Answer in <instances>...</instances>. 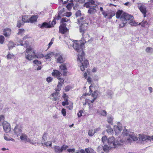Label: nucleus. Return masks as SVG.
<instances>
[{
    "mask_svg": "<svg viewBox=\"0 0 153 153\" xmlns=\"http://www.w3.org/2000/svg\"><path fill=\"white\" fill-rule=\"evenodd\" d=\"M73 5L74 4L73 3H68L66 7L68 9V10H70L71 9V7H72Z\"/></svg>",
    "mask_w": 153,
    "mask_h": 153,
    "instance_id": "nucleus-44",
    "label": "nucleus"
},
{
    "mask_svg": "<svg viewBox=\"0 0 153 153\" xmlns=\"http://www.w3.org/2000/svg\"><path fill=\"white\" fill-rule=\"evenodd\" d=\"M33 64H34V66L35 68L37 67V66L41 64V62L38 60H35L33 61Z\"/></svg>",
    "mask_w": 153,
    "mask_h": 153,
    "instance_id": "nucleus-25",
    "label": "nucleus"
},
{
    "mask_svg": "<svg viewBox=\"0 0 153 153\" xmlns=\"http://www.w3.org/2000/svg\"><path fill=\"white\" fill-rule=\"evenodd\" d=\"M57 79L59 80L58 82V84H59L62 85L64 81V79L60 77H57Z\"/></svg>",
    "mask_w": 153,
    "mask_h": 153,
    "instance_id": "nucleus-30",
    "label": "nucleus"
},
{
    "mask_svg": "<svg viewBox=\"0 0 153 153\" xmlns=\"http://www.w3.org/2000/svg\"><path fill=\"white\" fill-rule=\"evenodd\" d=\"M113 118L112 117H108L107 118V121L108 123L111 125L113 124Z\"/></svg>",
    "mask_w": 153,
    "mask_h": 153,
    "instance_id": "nucleus-33",
    "label": "nucleus"
},
{
    "mask_svg": "<svg viewBox=\"0 0 153 153\" xmlns=\"http://www.w3.org/2000/svg\"><path fill=\"white\" fill-rule=\"evenodd\" d=\"M61 22L62 23L59 27V31L62 34H64L65 32L67 31L68 29L66 27L67 23H70V21L66 18H63L61 19Z\"/></svg>",
    "mask_w": 153,
    "mask_h": 153,
    "instance_id": "nucleus-5",
    "label": "nucleus"
},
{
    "mask_svg": "<svg viewBox=\"0 0 153 153\" xmlns=\"http://www.w3.org/2000/svg\"><path fill=\"white\" fill-rule=\"evenodd\" d=\"M44 56V55L42 54H41L40 55H36L35 57H36L37 58H41L43 57Z\"/></svg>",
    "mask_w": 153,
    "mask_h": 153,
    "instance_id": "nucleus-61",
    "label": "nucleus"
},
{
    "mask_svg": "<svg viewBox=\"0 0 153 153\" xmlns=\"http://www.w3.org/2000/svg\"><path fill=\"white\" fill-rule=\"evenodd\" d=\"M25 32V30L24 29H21L19 30L18 34L19 35H22Z\"/></svg>",
    "mask_w": 153,
    "mask_h": 153,
    "instance_id": "nucleus-40",
    "label": "nucleus"
},
{
    "mask_svg": "<svg viewBox=\"0 0 153 153\" xmlns=\"http://www.w3.org/2000/svg\"><path fill=\"white\" fill-rule=\"evenodd\" d=\"M15 44H14L13 42H10L8 44V47L9 48V50H10V48H12L13 47L15 46Z\"/></svg>",
    "mask_w": 153,
    "mask_h": 153,
    "instance_id": "nucleus-32",
    "label": "nucleus"
},
{
    "mask_svg": "<svg viewBox=\"0 0 153 153\" xmlns=\"http://www.w3.org/2000/svg\"><path fill=\"white\" fill-rule=\"evenodd\" d=\"M115 12L114 11L110 10L108 12V14H109L107 16L108 17V19H110L112 18V17L115 15Z\"/></svg>",
    "mask_w": 153,
    "mask_h": 153,
    "instance_id": "nucleus-23",
    "label": "nucleus"
},
{
    "mask_svg": "<svg viewBox=\"0 0 153 153\" xmlns=\"http://www.w3.org/2000/svg\"><path fill=\"white\" fill-rule=\"evenodd\" d=\"M95 133V131L94 130L91 129L90 130L88 131V134L90 136H93L94 133Z\"/></svg>",
    "mask_w": 153,
    "mask_h": 153,
    "instance_id": "nucleus-35",
    "label": "nucleus"
},
{
    "mask_svg": "<svg viewBox=\"0 0 153 153\" xmlns=\"http://www.w3.org/2000/svg\"><path fill=\"white\" fill-rule=\"evenodd\" d=\"M138 138L140 141H146L147 142V141L148 140L151 141L153 140V135L152 137H150L149 136L139 134Z\"/></svg>",
    "mask_w": 153,
    "mask_h": 153,
    "instance_id": "nucleus-9",
    "label": "nucleus"
},
{
    "mask_svg": "<svg viewBox=\"0 0 153 153\" xmlns=\"http://www.w3.org/2000/svg\"><path fill=\"white\" fill-rule=\"evenodd\" d=\"M76 16L78 17L82 16V14L81 11L80 10H77L75 13Z\"/></svg>",
    "mask_w": 153,
    "mask_h": 153,
    "instance_id": "nucleus-39",
    "label": "nucleus"
},
{
    "mask_svg": "<svg viewBox=\"0 0 153 153\" xmlns=\"http://www.w3.org/2000/svg\"><path fill=\"white\" fill-rule=\"evenodd\" d=\"M73 47L74 49L78 53V61H79L80 64L81 70L83 71L87 68L89 63L88 60L84 57V53L83 49L84 48L85 40H80L79 41L73 40Z\"/></svg>",
    "mask_w": 153,
    "mask_h": 153,
    "instance_id": "nucleus-2",
    "label": "nucleus"
},
{
    "mask_svg": "<svg viewBox=\"0 0 153 153\" xmlns=\"http://www.w3.org/2000/svg\"><path fill=\"white\" fill-rule=\"evenodd\" d=\"M91 96L93 98L96 99L98 96V91H94L92 93Z\"/></svg>",
    "mask_w": 153,
    "mask_h": 153,
    "instance_id": "nucleus-34",
    "label": "nucleus"
},
{
    "mask_svg": "<svg viewBox=\"0 0 153 153\" xmlns=\"http://www.w3.org/2000/svg\"><path fill=\"white\" fill-rule=\"evenodd\" d=\"M109 148V147L107 145H105L103 147V149L105 152H107L108 151Z\"/></svg>",
    "mask_w": 153,
    "mask_h": 153,
    "instance_id": "nucleus-54",
    "label": "nucleus"
},
{
    "mask_svg": "<svg viewBox=\"0 0 153 153\" xmlns=\"http://www.w3.org/2000/svg\"><path fill=\"white\" fill-rule=\"evenodd\" d=\"M91 79L90 77H88L87 79L88 82L89 83V84H90L91 85L89 86V88L90 90V93L92 92V91L91 90V88L92 86V81H91Z\"/></svg>",
    "mask_w": 153,
    "mask_h": 153,
    "instance_id": "nucleus-31",
    "label": "nucleus"
},
{
    "mask_svg": "<svg viewBox=\"0 0 153 153\" xmlns=\"http://www.w3.org/2000/svg\"><path fill=\"white\" fill-rule=\"evenodd\" d=\"M107 140V138L105 136H103L102 138V142L104 144L105 142H106Z\"/></svg>",
    "mask_w": 153,
    "mask_h": 153,
    "instance_id": "nucleus-47",
    "label": "nucleus"
},
{
    "mask_svg": "<svg viewBox=\"0 0 153 153\" xmlns=\"http://www.w3.org/2000/svg\"><path fill=\"white\" fill-rule=\"evenodd\" d=\"M20 139L22 140L27 142L28 138L27 136L25 134H22L20 137Z\"/></svg>",
    "mask_w": 153,
    "mask_h": 153,
    "instance_id": "nucleus-24",
    "label": "nucleus"
},
{
    "mask_svg": "<svg viewBox=\"0 0 153 153\" xmlns=\"http://www.w3.org/2000/svg\"><path fill=\"white\" fill-rule=\"evenodd\" d=\"M113 131L112 128H108L107 130V131L108 134H111Z\"/></svg>",
    "mask_w": 153,
    "mask_h": 153,
    "instance_id": "nucleus-59",
    "label": "nucleus"
},
{
    "mask_svg": "<svg viewBox=\"0 0 153 153\" xmlns=\"http://www.w3.org/2000/svg\"><path fill=\"white\" fill-rule=\"evenodd\" d=\"M68 108L70 110H71L73 109V105L72 104L70 105L69 106H68Z\"/></svg>",
    "mask_w": 153,
    "mask_h": 153,
    "instance_id": "nucleus-64",
    "label": "nucleus"
},
{
    "mask_svg": "<svg viewBox=\"0 0 153 153\" xmlns=\"http://www.w3.org/2000/svg\"><path fill=\"white\" fill-rule=\"evenodd\" d=\"M67 151L69 152H73L75 151V149H68Z\"/></svg>",
    "mask_w": 153,
    "mask_h": 153,
    "instance_id": "nucleus-62",
    "label": "nucleus"
},
{
    "mask_svg": "<svg viewBox=\"0 0 153 153\" xmlns=\"http://www.w3.org/2000/svg\"><path fill=\"white\" fill-rule=\"evenodd\" d=\"M62 113L64 116H65L66 115V110L64 108H62L61 111Z\"/></svg>",
    "mask_w": 153,
    "mask_h": 153,
    "instance_id": "nucleus-53",
    "label": "nucleus"
},
{
    "mask_svg": "<svg viewBox=\"0 0 153 153\" xmlns=\"http://www.w3.org/2000/svg\"><path fill=\"white\" fill-rule=\"evenodd\" d=\"M24 24L21 21H17V26L19 27H20L22 25H23Z\"/></svg>",
    "mask_w": 153,
    "mask_h": 153,
    "instance_id": "nucleus-41",
    "label": "nucleus"
},
{
    "mask_svg": "<svg viewBox=\"0 0 153 153\" xmlns=\"http://www.w3.org/2000/svg\"><path fill=\"white\" fill-rule=\"evenodd\" d=\"M138 8L140 10V11L143 14V17H145L146 16V14L147 12V10L146 6H145V4L144 3H138Z\"/></svg>",
    "mask_w": 153,
    "mask_h": 153,
    "instance_id": "nucleus-7",
    "label": "nucleus"
},
{
    "mask_svg": "<svg viewBox=\"0 0 153 153\" xmlns=\"http://www.w3.org/2000/svg\"><path fill=\"white\" fill-rule=\"evenodd\" d=\"M55 152L56 153H60L62 152L61 147L59 146H55L53 147Z\"/></svg>",
    "mask_w": 153,
    "mask_h": 153,
    "instance_id": "nucleus-22",
    "label": "nucleus"
},
{
    "mask_svg": "<svg viewBox=\"0 0 153 153\" xmlns=\"http://www.w3.org/2000/svg\"><path fill=\"white\" fill-rule=\"evenodd\" d=\"M38 17V16L37 15H33L29 19V22L31 23H33L35 22H36L37 20V19Z\"/></svg>",
    "mask_w": 153,
    "mask_h": 153,
    "instance_id": "nucleus-21",
    "label": "nucleus"
},
{
    "mask_svg": "<svg viewBox=\"0 0 153 153\" xmlns=\"http://www.w3.org/2000/svg\"><path fill=\"white\" fill-rule=\"evenodd\" d=\"M14 57V55L13 54L9 53L7 56V57L8 59H11Z\"/></svg>",
    "mask_w": 153,
    "mask_h": 153,
    "instance_id": "nucleus-42",
    "label": "nucleus"
},
{
    "mask_svg": "<svg viewBox=\"0 0 153 153\" xmlns=\"http://www.w3.org/2000/svg\"><path fill=\"white\" fill-rule=\"evenodd\" d=\"M39 27L41 28H50L51 27V25L49 23L47 22H44L42 24H39L38 25Z\"/></svg>",
    "mask_w": 153,
    "mask_h": 153,
    "instance_id": "nucleus-15",
    "label": "nucleus"
},
{
    "mask_svg": "<svg viewBox=\"0 0 153 153\" xmlns=\"http://www.w3.org/2000/svg\"><path fill=\"white\" fill-rule=\"evenodd\" d=\"M84 16L81 17L80 18L77 19V22L78 24L81 25L79 28L80 31L81 33H82V38H84L87 37V36H84V32L87 29V27L88 25V24L85 22L84 19H85Z\"/></svg>",
    "mask_w": 153,
    "mask_h": 153,
    "instance_id": "nucleus-4",
    "label": "nucleus"
},
{
    "mask_svg": "<svg viewBox=\"0 0 153 153\" xmlns=\"http://www.w3.org/2000/svg\"><path fill=\"white\" fill-rule=\"evenodd\" d=\"M100 114L102 116H105L106 115L107 112L105 110H103L100 112Z\"/></svg>",
    "mask_w": 153,
    "mask_h": 153,
    "instance_id": "nucleus-37",
    "label": "nucleus"
},
{
    "mask_svg": "<svg viewBox=\"0 0 153 153\" xmlns=\"http://www.w3.org/2000/svg\"><path fill=\"white\" fill-rule=\"evenodd\" d=\"M134 18L132 16L126 13H123L120 18L122 21L127 23L128 21H129L128 23L131 25L136 26L138 25L137 23L135 22L133 20Z\"/></svg>",
    "mask_w": 153,
    "mask_h": 153,
    "instance_id": "nucleus-3",
    "label": "nucleus"
},
{
    "mask_svg": "<svg viewBox=\"0 0 153 153\" xmlns=\"http://www.w3.org/2000/svg\"><path fill=\"white\" fill-rule=\"evenodd\" d=\"M52 75L54 77H58L61 76L62 74L59 71L54 70H53V72L52 73Z\"/></svg>",
    "mask_w": 153,
    "mask_h": 153,
    "instance_id": "nucleus-20",
    "label": "nucleus"
},
{
    "mask_svg": "<svg viewBox=\"0 0 153 153\" xmlns=\"http://www.w3.org/2000/svg\"><path fill=\"white\" fill-rule=\"evenodd\" d=\"M122 13L123 11L122 10H118L116 13V17L117 18H119Z\"/></svg>",
    "mask_w": 153,
    "mask_h": 153,
    "instance_id": "nucleus-28",
    "label": "nucleus"
},
{
    "mask_svg": "<svg viewBox=\"0 0 153 153\" xmlns=\"http://www.w3.org/2000/svg\"><path fill=\"white\" fill-rule=\"evenodd\" d=\"M97 6V5H95L94 6H93V7H90L89 9L88 10V13L91 15L95 14L97 12V10L94 7H96Z\"/></svg>",
    "mask_w": 153,
    "mask_h": 153,
    "instance_id": "nucleus-16",
    "label": "nucleus"
},
{
    "mask_svg": "<svg viewBox=\"0 0 153 153\" xmlns=\"http://www.w3.org/2000/svg\"><path fill=\"white\" fill-rule=\"evenodd\" d=\"M53 41H54V39H52L51 40V41L48 44V48H50L51 46L52 45V44H53Z\"/></svg>",
    "mask_w": 153,
    "mask_h": 153,
    "instance_id": "nucleus-63",
    "label": "nucleus"
},
{
    "mask_svg": "<svg viewBox=\"0 0 153 153\" xmlns=\"http://www.w3.org/2000/svg\"><path fill=\"white\" fill-rule=\"evenodd\" d=\"M56 59L57 62L60 63H62L64 62V59L62 57V55L61 53H57L56 56Z\"/></svg>",
    "mask_w": 153,
    "mask_h": 153,
    "instance_id": "nucleus-11",
    "label": "nucleus"
},
{
    "mask_svg": "<svg viewBox=\"0 0 153 153\" xmlns=\"http://www.w3.org/2000/svg\"><path fill=\"white\" fill-rule=\"evenodd\" d=\"M4 119V117L3 115H1L0 116V121L2 123H3V121Z\"/></svg>",
    "mask_w": 153,
    "mask_h": 153,
    "instance_id": "nucleus-60",
    "label": "nucleus"
},
{
    "mask_svg": "<svg viewBox=\"0 0 153 153\" xmlns=\"http://www.w3.org/2000/svg\"><path fill=\"white\" fill-rule=\"evenodd\" d=\"M113 92L111 90H109L107 91V94L108 96V97H111V96L112 95Z\"/></svg>",
    "mask_w": 153,
    "mask_h": 153,
    "instance_id": "nucleus-50",
    "label": "nucleus"
},
{
    "mask_svg": "<svg viewBox=\"0 0 153 153\" xmlns=\"http://www.w3.org/2000/svg\"><path fill=\"white\" fill-rule=\"evenodd\" d=\"M0 126H2L4 131L6 133L10 130V124L6 121L2 123L0 121Z\"/></svg>",
    "mask_w": 153,
    "mask_h": 153,
    "instance_id": "nucleus-8",
    "label": "nucleus"
},
{
    "mask_svg": "<svg viewBox=\"0 0 153 153\" xmlns=\"http://www.w3.org/2000/svg\"><path fill=\"white\" fill-rule=\"evenodd\" d=\"M8 137L6 136H4V138L7 141H9L10 140H11L12 141L14 140V139H12V138H11V139H10L9 138H8Z\"/></svg>",
    "mask_w": 153,
    "mask_h": 153,
    "instance_id": "nucleus-55",
    "label": "nucleus"
},
{
    "mask_svg": "<svg viewBox=\"0 0 153 153\" xmlns=\"http://www.w3.org/2000/svg\"><path fill=\"white\" fill-rule=\"evenodd\" d=\"M108 12H105V11L102 12V13L104 17L106 18L107 16V15H109V14H108Z\"/></svg>",
    "mask_w": 153,
    "mask_h": 153,
    "instance_id": "nucleus-56",
    "label": "nucleus"
},
{
    "mask_svg": "<svg viewBox=\"0 0 153 153\" xmlns=\"http://www.w3.org/2000/svg\"><path fill=\"white\" fill-rule=\"evenodd\" d=\"M94 3L95 2L94 0H89L88 2L84 4V6L86 7L87 8H89L90 7H92L90 5L94 4Z\"/></svg>",
    "mask_w": 153,
    "mask_h": 153,
    "instance_id": "nucleus-17",
    "label": "nucleus"
},
{
    "mask_svg": "<svg viewBox=\"0 0 153 153\" xmlns=\"http://www.w3.org/2000/svg\"><path fill=\"white\" fill-rule=\"evenodd\" d=\"M120 122L118 123L117 126H114V129L115 132L116 134H118L122 130L123 128L120 126Z\"/></svg>",
    "mask_w": 153,
    "mask_h": 153,
    "instance_id": "nucleus-10",
    "label": "nucleus"
},
{
    "mask_svg": "<svg viewBox=\"0 0 153 153\" xmlns=\"http://www.w3.org/2000/svg\"><path fill=\"white\" fill-rule=\"evenodd\" d=\"M81 153H95L94 150L91 148H86L85 149V151L83 149L80 150Z\"/></svg>",
    "mask_w": 153,
    "mask_h": 153,
    "instance_id": "nucleus-18",
    "label": "nucleus"
},
{
    "mask_svg": "<svg viewBox=\"0 0 153 153\" xmlns=\"http://www.w3.org/2000/svg\"><path fill=\"white\" fill-rule=\"evenodd\" d=\"M146 51L148 53H153V48L151 47H147L146 49Z\"/></svg>",
    "mask_w": 153,
    "mask_h": 153,
    "instance_id": "nucleus-29",
    "label": "nucleus"
},
{
    "mask_svg": "<svg viewBox=\"0 0 153 153\" xmlns=\"http://www.w3.org/2000/svg\"><path fill=\"white\" fill-rule=\"evenodd\" d=\"M56 19L55 18L54 19L53 21H52L51 24V27H53L54 25L56 24Z\"/></svg>",
    "mask_w": 153,
    "mask_h": 153,
    "instance_id": "nucleus-49",
    "label": "nucleus"
},
{
    "mask_svg": "<svg viewBox=\"0 0 153 153\" xmlns=\"http://www.w3.org/2000/svg\"><path fill=\"white\" fill-rule=\"evenodd\" d=\"M47 135L46 134H43L42 137V146H44V142L47 140Z\"/></svg>",
    "mask_w": 153,
    "mask_h": 153,
    "instance_id": "nucleus-27",
    "label": "nucleus"
},
{
    "mask_svg": "<svg viewBox=\"0 0 153 153\" xmlns=\"http://www.w3.org/2000/svg\"><path fill=\"white\" fill-rule=\"evenodd\" d=\"M62 86V85L60 84H58L57 86V87L55 88L56 91H59L61 89V87Z\"/></svg>",
    "mask_w": 153,
    "mask_h": 153,
    "instance_id": "nucleus-38",
    "label": "nucleus"
},
{
    "mask_svg": "<svg viewBox=\"0 0 153 153\" xmlns=\"http://www.w3.org/2000/svg\"><path fill=\"white\" fill-rule=\"evenodd\" d=\"M68 147V146L66 145H63L61 147V149L62 152L64 150H66Z\"/></svg>",
    "mask_w": 153,
    "mask_h": 153,
    "instance_id": "nucleus-45",
    "label": "nucleus"
},
{
    "mask_svg": "<svg viewBox=\"0 0 153 153\" xmlns=\"http://www.w3.org/2000/svg\"><path fill=\"white\" fill-rule=\"evenodd\" d=\"M67 63H64L61 64L59 68L60 69L64 71V72L63 73V75L65 76L66 75L67 70Z\"/></svg>",
    "mask_w": 153,
    "mask_h": 153,
    "instance_id": "nucleus-14",
    "label": "nucleus"
},
{
    "mask_svg": "<svg viewBox=\"0 0 153 153\" xmlns=\"http://www.w3.org/2000/svg\"><path fill=\"white\" fill-rule=\"evenodd\" d=\"M14 132L15 134L18 135L22 132V128L19 125H17L15 127Z\"/></svg>",
    "mask_w": 153,
    "mask_h": 153,
    "instance_id": "nucleus-12",
    "label": "nucleus"
},
{
    "mask_svg": "<svg viewBox=\"0 0 153 153\" xmlns=\"http://www.w3.org/2000/svg\"><path fill=\"white\" fill-rule=\"evenodd\" d=\"M122 23L119 24V27L120 28H122L123 27L125 26V24L126 23V22H124V21H122Z\"/></svg>",
    "mask_w": 153,
    "mask_h": 153,
    "instance_id": "nucleus-52",
    "label": "nucleus"
},
{
    "mask_svg": "<svg viewBox=\"0 0 153 153\" xmlns=\"http://www.w3.org/2000/svg\"><path fill=\"white\" fill-rule=\"evenodd\" d=\"M59 92L58 91H56V92L55 93H53L52 94V96L53 97H57L58 98L59 97Z\"/></svg>",
    "mask_w": 153,
    "mask_h": 153,
    "instance_id": "nucleus-48",
    "label": "nucleus"
},
{
    "mask_svg": "<svg viewBox=\"0 0 153 153\" xmlns=\"http://www.w3.org/2000/svg\"><path fill=\"white\" fill-rule=\"evenodd\" d=\"M27 142H28L33 145H34L36 143L34 142L32 140H31L29 138H28Z\"/></svg>",
    "mask_w": 153,
    "mask_h": 153,
    "instance_id": "nucleus-46",
    "label": "nucleus"
},
{
    "mask_svg": "<svg viewBox=\"0 0 153 153\" xmlns=\"http://www.w3.org/2000/svg\"><path fill=\"white\" fill-rule=\"evenodd\" d=\"M138 138L133 132H131L126 129H124L121 136L116 140L114 137H109L108 142L111 148H115L117 145L122 143H131L132 140L136 141Z\"/></svg>",
    "mask_w": 153,
    "mask_h": 153,
    "instance_id": "nucleus-1",
    "label": "nucleus"
},
{
    "mask_svg": "<svg viewBox=\"0 0 153 153\" xmlns=\"http://www.w3.org/2000/svg\"><path fill=\"white\" fill-rule=\"evenodd\" d=\"M11 30L8 28H7L4 30V35L6 37H8L11 34Z\"/></svg>",
    "mask_w": 153,
    "mask_h": 153,
    "instance_id": "nucleus-19",
    "label": "nucleus"
},
{
    "mask_svg": "<svg viewBox=\"0 0 153 153\" xmlns=\"http://www.w3.org/2000/svg\"><path fill=\"white\" fill-rule=\"evenodd\" d=\"M62 104L63 106H65V105H68V100L66 99L65 101L62 102Z\"/></svg>",
    "mask_w": 153,
    "mask_h": 153,
    "instance_id": "nucleus-51",
    "label": "nucleus"
},
{
    "mask_svg": "<svg viewBox=\"0 0 153 153\" xmlns=\"http://www.w3.org/2000/svg\"><path fill=\"white\" fill-rule=\"evenodd\" d=\"M25 39H21L19 42V44H17V45H20L24 46L25 47H27L29 45V43Z\"/></svg>",
    "mask_w": 153,
    "mask_h": 153,
    "instance_id": "nucleus-13",
    "label": "nucleus"
},
{
    "mask_svg": "<svg viewBox=\"0 0 153 153\" xmlns=\"http://www.w3.org/2000/svg\"><path fill=\"white\" fill-rule=\"evenodd\" d=\"M83 112V111L82 110H80L79 111L78 113H77V116L78 117H81L82 115V114Z\"/></svg>",
    "mask_w": 153,
    "mask_h": 153,
    "instance_id": "nucleus-58",
    "label": "nucleus"
},
{
    "mask_svg": "<svg viewBox=\"0 0 153 153\" xmlns=\"http://www.w3.org/2000/svg\"><path fill=\"white\" fill-rule=\"evenodd\" d=\"M44 145L46 146L47 147H48L49 146L51 147L52 145V142L51 141L45 142L43 146Z\"/></svg>",
    "mask_w": 153,
    "mask_h": 153,
    "instance_id": "nucleus-36",
    "label": "nucleus"
},
{
    "mask_svg": "<svg viewBox=\"0 0 153 153\" xmlns=\"http://www.w3.org/2000/svg\"><path fill=\"white\" fill-rule=\"evenodd\" d=\"M53 78L51 77H48L46 79V81L48 82H51L52 81Z\"/></svg>",
    "mask_w": 153,
    "mask_h": 153,
    "instance_id": "nucleus-57",
    "label": "nucleus"
},
{
    "mask_svg": "<svg viewBox=\"0 0 153 153\" xmlns=\"http://www.w3.org/2000/svg\"><path fill=\"white\" fill-rule=\"evenodd\" d=\"M25 52L27 53H25V58L28 60H32L36 56L33 49L31 47L27 48Z\"/></svg>",
    "mask_w": 153,
    "mask_h": 153,
    "instance_id": "nucleus-6",
    "label": "nucleus"
},
{
    "mask_svg": "<svg viewBox=\"0 0 153 153\" xmlns=\"http://www.w3.org/2000/svg\"><path fill=\"white\" fill-rule=\"evenodd\" d=\"M139 25H141L142 27H146L148 26V23L146 21H143L141 23H139Z\"/></svg>",
    "mask_w": 153,
    "mask_h": 153,
    "instance_id": "nucleus-26",
    "label": "nucleus"
},
{
    "mask_svg": "<svg viewBox=\"0 0 153 153\" xmlns=\"http://www.w3.org/2000/svg\"><path fill=\"white\" fill-rule=\"evenodd\" d=\"M23 23L25 22H29V21L28 19L26 20V16H24L22 18V21H21Z\"/></svg>",
    "mask_w": 153,
    "mask_h": 153,
    "instance_id": "nucleus-43",
    "label": "nucleus"
}]
</instances>
